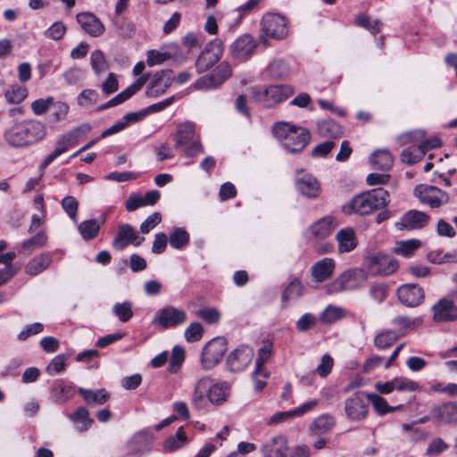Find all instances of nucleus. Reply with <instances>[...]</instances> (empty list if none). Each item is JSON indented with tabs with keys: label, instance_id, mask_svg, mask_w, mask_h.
Here are the masks:
<instances>
[{
	"label": "nucleus",
	"instance_id": "obj_1",
	"mask_svg": "<svg viewBox=\"0 0 457 457\" xmlns=\"http://www.w3.org/2000/svg\"><path fill=\"white\" fill-rule=\"evenodd\" d=\"M46 136V125L37 120H15L4 132V140L11 147L26 148L42 141Z\"/></svg>",
	"mask_w": 457,
	"mask_h": 457
},
{
	"label": "nucleus",
	"instance_id": "obj_2",
	"mask_svg": "<svg viewBox=\"0 0 457 457\" xmlns=\"http://www.w3.org/2000/svg\"><path fill=\"white\" fill-rule=\"evenodd\" d=\"M388 203V192L384 188L378 187L355 195L349 203L348 209L360 215H368L385 207Z\"/></svg>",
	"mask_w": 457,
	"mask_h": 457
},
{
	"label": "nucleus",
	"instance_id": "obj_3",
	"mask_svg": "<svg viewBox=\"0 0 457 457\" xmlns=\"http://www.w3.org/2000/svg\"><path fill=\"white\" fill-rule=\"evenodd\" d=\"M174 147L182 149L187 157L194 158L204 153V146L200 137L196 135L195 125L186 121L179 123L174 134Z\"/></svg>",
	"mask_w": 457,
	"mask_h": 457
},
{
	"label": "nucleus",
	"instance_id": "obj_4",
	"mask_svg": "<svg viewBox=\"0 0 457 457\" xmlns=\"http://www.w3.org/2000/svg\"><path fill=\"white\" fill-rule=\"evenodd\" d=\"M289 33L287 19L278 13H267L261 21V41L267 45L268 39L283 40Z\"/></svg>",
	"mask_w": 457,
	"mask_h": 457
},
{
	"label": "nucleus",
	"instance_id": "obj_5",
	"mask_svg": "<svg viewBox=\"0 0 457 457\" xmlns=\"http://www.w3.org/2000/svg\"><path fill=\"white\" fill-rule=\"evenodd\" d=\"M368 280V274L361 269H353L343 272L334 281L327 286L328 294H337L343 291L355 290L363 287Z\"/></svg>",
	"mask_w": 457,
	"mask_h": 457
},
{
	"label": "nucleus",
	"instance_id": "obj_6",
	"mask_svg": "<svg viewBox=\"0 0 457 457\" xmlns=\"http://www.w3.org/2000/svg\"><path fill=\"white\" fill-rule=\"evenodd\" d=\"M363 265L365 271L370 276H388L395 272L399 267L395 259L382 253L367 255Z\"/></svg>",
	"mask_w": 457,
	"mask_h": 457
},
{
	"label": "nucleus",
	"instance_id": "obj_7",
	"mask_svg": "<svg viewBox=\"0 0 457 457\" xmlns=\"http://www.w3.org/2000/svg\"><path fill=\"white\" fill-rule=\"evenodd\" d=\"M294 89L287 85H274L263 90L256 91L253 97L263 107L270 108L291 96Z\"/></svg>",
	"mask_w": 457,
	"mask_h": 457
},
{
	"label": "nucleus",
	"instance_id": "obj_8",
	"mask_svg": "<svg viewBox=\"0 0 457 457\" xmlns=\"http://www.w3.org/2000/svg\"><path fill=\"white\" fill-rule=\"evenodd\" d=\"M227 352V341L224 337H216L209 341L201 354V365L204 370H212L223 358Z\"/></svg>",
	"mask_w": 457,
	"mask_h": 457
},
{
	"label": "nucleus",
	"instance_id": "obj_9",
	"mask_svg": "<svg viewBox=\"0 0 457 457\" xmlns=\"http://www.w3.org/2000/svg\"><path fill=\"white\" fill-rule=\"evenodd\" d=\"M232 74L230 65L223 62L220 63L211 74L198 79L191 87L195 90H208L216 88L224 83Z\"/></svg>",
	"mask_w": 457,
	"mask_h": 457
},
{
	"label": "nucleus",
	"instance_id": "obj_10",
	"mask_svg": "<svg viewBox=\"0 0 457 457\" xmlns=\"http://www.w3.org/2000/svg\"><path fill=\"white\" fill-rule=\"evenodd\" d=\"M414 195L422 204H428L430 208H439L446 204L450 200V196L446 192L436 187L423 184L414 188Z\"/></svg>",
	"mask_w": 457,
	"mask_h": 457
},
{
	"label": "nucleus",
	"instance_id": "obj_11",
	"mask_svg": "<svg viewBox=\"0 0 457 457\" xmlns=\"http://www.w3.org/2000/svg\"><path fill=\"white\" fill-rule=\"evenodd\" d=\"M222 43L219 39L211 41L195 61V69L198 73L206 71L218 62L222 55Z\"/></svg>",
	"mask_w": 457,
	"mask_h": 457
},
{
	"label": "nucleus",
	"instance_id": "obj_12",
	"mask_svg": "<svg viewBox=\"0 0 457 457\" xmlns=\"http://www.w3.org/2000/svg\"><path fill=\"white\" fill-rule=\"evenodd\" d=\"M345 411L349 420L360 421L366 419L369 412L367 393L358 392L346 399Z\"/></svg>",
	"mask_w": 457,
	"mask_h": 457
},
{
	"label": "nucleus",
	"instance_id": "obj_13",
	"mask_svg": "<svg viewBox=\"0 0 457 457\" xmlns=\"http://www.w3.org/2000/svg\"><path fill=\"white\" fill-rule=\"evenodd\" d=\"M175 77L171 70H161L155 72L150 79L145 90V96L150 98H157L167 92Z\"/></svg>",
	"mask_w": 457,
	"mask_h": 457
},
{
	"label": "nucleus",
	"instance_id": "obj_14",
	"mask_svg": "<svg viewBox=\"0 0 457 457\" xmlns=\"http://www.w3.org/2000/svg\"><path fill=\"white\" fill-rule=\"evenodd\" d=\"M430 220V216L418 210H410L403 214L395 222V228L399 230H416L425 228Z\"/></svg>",
	"mask_w": 457,
	"mask_h": 457
},
{
	"label": "nucleus",
	"instance_id": "obj_15",
	"mask_svg": "<svg viewBox=\"0 0 457 457\" xmlns=\"http://www.w3.org/2000/svg\"><path fill=\"white\" fill-rule=\"evenodd\" d=\"M145 241V237L137 235L135 228L129 224H121L118 227L115 238L112 241V247L121 251L129 245L139 246Z\"/></svg>",
	"mask_w": 457,
	"mask_h": 457
},
{
	"label": "nucleus",
	"instance_id": "obj_16",
	"mask_svg": "<svg viewBox=\"0 0 457 457\" xmlns=\"http://www.w3.org/2000/svg\"><path fill=\"white\" fill-rule=\"evenodd\" d=\"M376 390L382 395H388L396 390L399 392H414L419 390V384L404 377H395L386 382H377Z\"/></svg>",
	"mask_w": 457,
	"mask_h": 457
},
{
	"label": "nucleus",
	"instance_id": "obj_17",
	"mask_svg": "<svg viewBox=\"0 0 457 457\" xmlns=\"http://www.w3.org/2000/svg\"><path fill=\"white\" fill-rule=\"evenodd\" d=\"M254 355L253 349L240 345L229 353L227 359L228 370L232 372H239L244 370L252 361Z\"/></svg>",
	"mask_w": 457,
	"mask_h": 457
},
{
	"label": "nucleus",
	"instance_id": "obj_18",
	"mask_svg": "<svg viewBox=\"0 0 457 457\" xmlns=\"http://www.w3.org/2000/svg\"><path fill=\"white\" fill-rule=\"evenodd\" d=\"M187 320L186 312L173 306H166L158 311L154 316V321L161 327L167 328L184 323Z\"/></svg>",
	"mask_w": 457,
	"mask_h": 457
},
{
	"label": "nucleus",
	"instance_id": "obj_19",
	"mask_svg": "<svg viewBox=\"0 0 457 457\" xmlns=\"http://www.w3.org/2000/svg\"><path fill=\"white\" fill-rule=\"evenodd\" d=\"M256 42L249 34H245L235 40L230 46L232 57L239 62L247 60L253 54Z\"/></svg>",
	"mask_w": 457,
	"mask_h": 457
},
{
	"label": "nucleus",
	"instance_id": "obj_20",
	"mask_svg": "<svg viewBox=\"0 0 457 457\" xmlns=\"http://www.w3.org/2000/svg\"><path fill=\"white\" fill-rule=\"evenodd\" d=\"M154 436L147 431L136 433L127 443L128 453L134 456H142L151 451Z\"/></svg>",
	"mask_w": 457,
	"mask_h": 457
},
{
	"label": "nucleus",
	"instance_id": "obj_21",
	"mask_svg": "<svg viewBox=\"0 0 457 457\" xmlns=\"http://www.w3.org/2000/svg\"><path fill=\"white\" fill-rule=\"evenodd\" d=\"M295 187L301 195L308 198H316L320 194V187L317 179L303 170L297 171Z\"/></svg>",
	"mask_w": 457,
	"mask_h": 457
},
{
	"label": "nucleus",
	"instance_id": "obj_22",
	"mask_svg": "<svg viewBox=\"0 0 457 457\" xmlns=\"http://www.w3.org/2000/svg\"><path fill=\"white\" fill-rule=\"evenodd\" d=\"M433 320L436 322L457 320V306L453 300L441 298L432 306Z\"/></svg>",
	"mask_w": 457,
	"mask_h": 457
},
{
	"label": "nucleus",
	"instance_id": "obj_23",
	"mask_svg": "<svg viewBox=\"0 0 457 457\" xmlns=\"http://www.w3.org/2000/svg\"><path fill=\"white\" fill-rule=\"evenodd\" d=\"M399 301L409 307L420 305L425 297L424 290L417 284H406L397 289Z\"/></svg>",
	"mask_w": 457,
	"mask_h": 457
},
{
	"label": "nucleus",
	"instance_id": "obj_24",
	"mask_svg": "<svg viewBox=\"0 0 457 457\" xmlns=\"http://www.w3.org/2000/svg\"><path fill=\"white\" fill-rule=\"evenodd\" d=\"M338 226V222L332 216H326L312 223L308 231L317 241L326 239Z\"/></svg>",
	"mask_w": 457,
	"mask_h": 457
},
{
	"label": "nucleus",
	"instance_id": "obj_25",
	"mask_svg": "<svg viewBox=\"0 0 457 457\" xmlns=\"http://www.w3.org/2000/svg\"><path fill=\"white\" fill-rule=\"evenodd\" d=\"M431 416L440 424H456L457 402H449L434 407L431 410Z\"/></svg>",
	"mask_w": 457,
	"mask_h": 457
},
{
	"label": "nucleus",
	"instance_id": "obj_26",
	"mask_svg": "<svg viewBox=\"0 0 457 457\" xmlns=\"http://www.w3.org/2000/svg\"><path fill=\"white\" fill-rule=\"evenodd\" d=\"M76 19L82 29L91 37H100L105 30L104 25L92 12H80Z\"/></svg>",
	"mask_w": 457,
	"mask_h": 457
},
{
	"label": "nucleus",
	"instance_id": "obj_27",
	"mask_svg": "<svg viewBox=\"0 0 457 457\" xmlns=\"http://www.w3.org/2000/svg\"><path fill=\"white\" fill-rule=\"evenodd\" d=\"M209 384V377H203L196 382L191 396V403L195 409H204L211 403L208 393Z\"/></svg>",
	"mask_w": 457,
	"mask_h": 457
},
{
	"label": "nucleus",
	"instance_id": "obj_28",
	"mask_svg": "<svg viewBox=\"0 0 457 457\" xmlns=\"http://www.w3.org/2000/svg\"><path fill=\"white\" fill-rule=\"evenodd\" d=\"M318 404L317 400H312L303 403L301 406L287 411H278L274 413L267 422L269 425L279 424L296 416H302L312 410Z\"/></svg>",
	"mask_w": 457,
	"mask_h": 457
},
{
	"label": "nucleus",
	"instance_id": "obj_29",
	"mask_svg": "<svg viewBox=\"0 0 457 457\" xmlns=\"http://www.w3.org/2000/svg\"><path fill=\"white\" fill-rule=\"evenodd\" d=\"M311 139L309 131L298 127L293 134L285 140L282 145L284 148L291 153H298L305 148Z\"/></svg>",
	"mask_w": 457,
	"mask_h": 457
},
{
	"label": "nucleus",
	"instance_id": "obj_30",
	"mask_svg": "<svg viewBox=\"0 0 457 457\" xmlns=\"http://www.w3.org/2000/svg\"><path fill=\"white\" fill-rule=\"evenodd\" d=\"M75 395V387L62 379L54 381L50 387V399L58 404L68 402Z\"/></svg>",
	"mask_w": 457,
	"mask_h": 457
},
{
	"label": "nucleus",
	"instance_id": "obj_31",
	"mask_svg": "<svg viewBox=\"0 0 457 457\" xmlns=\"http://www.w3.org/2000/svg\"><path fill=\"white\" fill-rule=\"evenodd\" d=\"M335 261L331 258H323L312 266V276L317 282H324L334 273Z\"/></svg>",
	"mask_w": 457,
	"mask_h": 457
},
{
	"label": "nucleus",
	"instance_id": "obj_32",
	"mask_svg": "<svg viewBox=\"0 0 457 457\" xmlns=\"http://www.w3.org/2000/svg\"><path fill=\"white\" fill-rule=\"evenodd\" d=\"M264 457H285L287 442L283 436H277L266 442L262 446Z\"/></svg>",
	"mask_w": 457,
	"mask_h": 457
},
{
	"label": "nucleus",
	"instance_id": "obj_33",
	"mask_svg": "<svg viewBox=\"0 0 457 457\" xmlns=\"http://www.w3.org/2000/svg\"><path fill=\"white\" fill-rule=\"evenodd\" d=\"M338 245V252L341 253L353 251L358 244L355 232L352 228L340 229L336 235Z\"/></svg>",
	"mask_w": 457,
	"mask_h": 457
},
{
	"label": "nucleus",
	"instance_id": "obj_34",
	"mask_svg": "<svg viewBox=\"0 0 457 457\" xmlns=\"http://www.w3.org/2000/svg\"><path fill=\"white\" fill-rule=\"evenodd\" d=\"M85 403L89 406L102 405L110 399V394L104 388L90 390L84 387L78 389Z\"/></svg>",
	"mask_w": 457,
	"mask_h": 457
},
{
	"label": "nucleus",
	"instance_id": "obj_35",
	"mask_svg": "<svg viewBox=\"0 0 457 457\" xmlns=\"http://www.w3.org/2000/svg\"><path fill=\"white\" fill-rule=\"evenodd\" d=\"M52 262L49 253H43L32 258L25 266V271L30 276H36L46 270Z\"/></svg>",
	"mask_w": 457,
	"mask_h": 457
},
{
	"label": "nucleus",
	"instance_id": "obj_36",
	"mask_svg": "<svg viewBox=\"0 0 457 457\" xmlns=\"http://www.w3.org/2000/svg\"><path fill=\"white\" fill-rule=\"evenodd\" d=\"M370 162L373 169L388 170L393 166L394 158L388 150L378 149L371 154Z\"/></svg>",
	"mask_w": 457,
	"mask_h": 457
},
{
	"label": "nucleus",
	"instance_id": "obj_37",
	"mask_svg": "<svg viewBox=\"0 0 457 457\" xmlns=\"http://www.w3.org/2000/svg\"><path fill=\"white\" fill-rule=\"evenodd\" d=\"M368 403H370L374 411L379 416H384L387 413L395 411L403 408V405L390 406L386 400L378 394L367 393Z\"/></svg>",
	"mask_w": 457,
	"mask_h": 457
},
{
	"label": "nucleus",
	"instance_id": "obj_38",
	"mask_svg": "<svg viewBox=\"0 0 457 457\" xmlns=\"http://www.w3.org/2000/svg\"><path fill=\"white\" fill-rule=\"evenodd\" d=\"M188 443V438L183 427H179L175 435L168 437L162 445L163 451L172 453L183 448Z\"/></svg>",
	"mask_w": 457,
	"mask_h": 457
},
{
	"label": "nucleus",
	"instance_id": "obj_39",
	"mask_svg": "<svg viewBox=\"0 0 457 457\" xmlns=\"http://www.w3.org/2000/svg\"><path fill=\"white\" fill-rule=\"evenodd\" d=\"M229 387L226 383H216L213 384L210 378L209 384V399L211 403L215 405H220L227 401L228 395Z\"/></svg>",
	"mask_w": 457,
	"mask_h": 457
},
{
	"label": "nucleus",
	"instance_id": "obj_40",
	"mask_svg": "<svg viewBox=\"0 0 457 457\" xmlns=\"http://www.w3.org/2000/svg\"><path fill=\"white\" fill-rule=\"evenodd\" d=\"M318 134L322 137L337 138L342 136L341 126L333 120H324L317 123Z\"/></svg>",
	"mask_w": 457,
	"mask_h": 457
},
{
	"label": "nucleus",
	"instance_id": "obj_41",
	"mask_svg": "<svg viewBox=\"0 0 457 457\" xmlns=\"http://www.w3.org/2000/svg\"><path fill=\"white\" fill-rule=\"evenodd\" d=\"M272 353V348L270 345H265L258 350V357L255 361V369L253 370V376L262 374L264 378L269 377V372L264 369V364L270 358Z\"/></svg>",
	"mask_w": 457,
	"mask_h": 457
},
{
	"label": "nucleus",
	"instance_id": "obj_42",
	"mask_svg": "<svg viewBox=\"0 0 457 457\" xmlns=\"http://www.w3.org/2000/svg\"><path fill=\"white\" fill-rule=\"evenodd\" d=\"M78 229L84 240H92L99 233L100 223L95 219L87 220L79 225Z\"/></svg>",
	"mask_w": 457,
	"mask_h": 457
},
{
	"label": "nucleus",
	"instance_id": "obj_43",
	"mask_svg": "<svg viewBox=\"0 0 457 457\" xmlns=\"http://www.w3.org/2000/svg\"><path fill=\"white\" fill-rule=\"evenodd\" d=\"M297 128L288 122L278 121L273 125L272 134L283 145L287 137H289Z\"/></svg>",
	"mask_w": 457,
	"mask_h": 457
},
{
	"label": "nucleus",
	"instance_id": "obj_44",
	"mask_svg": "<svg viewBox=\"0 0 457 457\" xmlns=\"http://www.w3.org/2000/svg\"><path fill=\"white\" fill-rule=\"evenodd\" d=\"M28 96V89L20 85H12L4 92V97L9 104H18Z\"/></svg>",
	"mask_w": 457,
	"mask_h": 457
},
{
	"label": "nucleus",
	"instance_id": "obj_45",
	"mask_svg": "<svg viewBox=\"0 0 457 457\" xmlns=\"http://www.w3.org/2000/svg\"><path fill=\"white\" fill-rule=\"evenodd\" d=\"M420 246V241L418 239L403 240L396 243L394 252L403 257H410Z\"/></svg>",
	"mask_w": 457,
	"mask_h": 457
},
{
	"label": "nucleus",
	"instance_id": "obj_46",
	"mask_svg": "<svg viewBox=\"0 0 457 457\" xmlns=\"http://www.w3.org/2000/svg\"><path fill=\"white\" fill-rule=\"evenodd\" d=\"M269 74L272 79H285L290 73L289 65L281 59L273 61L269 66Z\"/></svg>",
	"mask_w": 457,
	"mask_h": 457
},
{
	"label": "nucleus",
	"instance_id": "obj_47",
	"mask_svg": "<svg viewBox=\"0 0 457 457\" xmlns=\"http://www.w3.org/2000/svg\"><path fill=\"white\" fill-rule=\"evenodd\" d=\"M335 425L334 419L327 414L320 415L314 420L311 429L316 434H325L328 432Z\"/></svg>",
	"mask_w": 457,
	"mask_h": 457
},
{
	"label": "nucleus",
	"instance_id": "obj_48",
	"mask_svg": "<svg viewBox=\"0 0 457 457\" xmlns=\"http://www.w3.org/2000/svg\"><path fill=\"white\" fill-rule=\"evenodd\" d=\"M169 241L173 248L181 249L188 244L189 234L184 228H176L170 234Z\"/></svg>",
	"mask_w": 457,
	"mask_h": 457
},
{
	"label": "nucleus",
	"instance_id": "obj_49",
	"mask_svg": "<svg viewBox=\"0 0 457 457\" xmlns=\"http://www.w3.org/2000/svg\"><path fill=\"white\" fill-rule=\"evenodd\" d=\"M392 322L395 326L398 327L399 329L403 331V334H405L408 331L419 327L422 323V319H411L407 316L399 315L395 317Z\"/></svg>",
	"mask_w": 457,
	"mask_h": 457
},
{
	"label": "nucleus",
	"instance_id": "obj_50",
	"mask_svg": "<svg viewBox=\"0 0 457 457\" xmlns=\"http://www.w3.org/2000/svg\"><path fill=\"white\" fill-rule=\"evenodd\" d=\"M398 339L397 334L393 330L378 333L374 338V345L378 349H385L393 345Z\"/></svg>",
	"mask_w": 457,
	"mask_h": 457
},
{
	"label": "nucleus",
	"instance_id": "obj_51",
	"mask_svg": "<svg viewBox=\"0 0 457 457\" xmlns=\"http://www.w3.org/2000/svg\"><path fill=\"white\" fill-rule=\"evenodd\" d=\"M345 315L344 309L334 306V305H328L321 313L320 316V320L321 322L326 324H332L339 320H341Z\"/></svg>",
	"mask_w": 457,
	"mask_h": 457
},
{
	"label": "nucleus",
	"instance_id": "obj_52",
	"mask_svg": "<svg viewBox=\"0 0 457 457\" xmlns=\"http://www.w3.org/2000/svg\"><path fill=\"white\" fill-rule=\"evenodd\" d=\"M90 62L92 69L96 75H100L109 68V64L105 59L104 54L101 50H94L91 53Z\"/></svg>",
	"mask_w": 457,
	"mask_h": 457
},
{
	"label": "nucleus",
	"instance_id": "obj_53",
	"mask_svg": "<svg viewBox=\"0 0 457 457\" xmlns=\"http://www.w3.org/2000/svg\"><path fill=\"white\" fill-rule=\"evenodd\" d=\"M69 419L73 422H81L82 425L79 428V431L87 430L93 423V420L89 417V411L84 407L78 408L74 413L69 416Z\"/></svg>",
	"mask_w": 457,
	"mask_h": 457
},
{
	"label": "nucleus",
	"instance_id": "obj_54",
	"mask_svg": "<svg viewBox=\"0 0 457 457\" xmlns=\"http://www.w3.org/2000/svg\"><path fill=\"white\" fill-rule=\"evenodd\" d=\"M112 313L121 322L129 321L133 317L132 303L129 301L116 303L112 307Z\"/></svg>",
	"mask_w": 457,
	"mask_h": 457
},
{
	"label": "nucleus",
	"instance_id": "obj_55",
	"mask_svg": "<svg viewBox=\"0 0 457 457\" xmlns=\"http://www.w3.org/2000/svg\"><path fill=\"white\" fill-rule=\"evenodd\" d=\"M428 260L435 264H442L450 262H457V253H444L441 250H434L428 253Z\"/></svg>",
	"mask_w": 457,
	"mask_h": 457
},
{
	"label": "nucleus",
	"instance_id": "obj_56",
	"mask_svg": "<svg viewBox=\"0 0 457 457\" xmlns=\"http://www.w3.org/2000/svg\"><path fill=\"white\" fill-rule=\"evenodd\" d=\"M318 318L312 313H304L295 322V328L299 332H307L314 328L318 324Z\"/></svg>",
	"mask_w": 457,
	"mask_h": 457
},
{
	"label": "nucleus",
	"instance_id": "obj_57",
	"mask_svg": "<svg viewBox=\"0 0 457 457\" xmlns=\"http://www.w3.org/2000/svg\"><path fill=\"white\" fill-rule=\"evenodd\" d=\"M303 284L299 279L295 278L288 284L282 294V301L287 302L290 299L300 297L303 295Z\"/></svg>",
	"mask_w": 457,
	"mask_h": 457
},
{
	"label": "nucleus",
	"instance_id": "obj_58",
	"mask_svg": "<svg viewBox=\"0 0 457 457\" xmlns=\"http://www.w3.org/2000/svg\"><path fill=\"white\" fill-rule=\"evenodd\" d=\"M99 95L94 89H84L77 97V103L79 106L88 108L98 101Z\"/></svg>",
	"mask_w": 457,
	"mask_h": 457
},
{
	"label": "nucleus",
	"instance_id": "obj_59",
	"mask_svg": "<svg viewBox=\"0 0 457 457\" xmlns=\"http://www.w3.org/2000/svg\"><path fill=\"white\" fill-rule=\"evenodd\" d=\"M425 155L422 147H413L404 149L401 154L402 162L407 164H414L421 160Z\"/></svg>",
	"mask_w": 457,
	"mask_h": 457
},
{
	"label": "nucleus",
	"instance_id": "obj_60",
	"mask_svg": "<svg viewBox=\"0 0 457 457\" xmlns=\"http://www.w3.org/2000/svg\"><path fill=\"white\" fill-rule=\"evenodd\" d=\"M62 209L65 211L70 219L76 222L79 208V202L74 196L67 195L61 202Z\"/></svg>",
	"mask_w": 457,
	"mask_h": 457
},
{
	"label": "nucleus",
	"instance_id": "obj_61",
	"mask_svg": "<svg viewBox=\"0 0 457 457\" xmlns=\"http://www.w3.org/2000/svg\"><path fill=\"white\" fill-rule=\"evenodd\" d=\"M86 78V71L79 67H71L63 73V79L69 85H77Z\"/></svg>",
	"mask_w": 457,
	"mask_h": 457
},
{
	"label": "nucleus",
	"instance_id": "obj_62",
	"mask_svg": "<svg viewBox=\"0 0 457 457\" xmlns=\"http://www.w3.org/2000/svg\"><path fill=\"white\" fill-rule=\"evenodd\" d=\"M185 360V351L182 347L175 346L172 349L171 356L169 362V370L176 373Z\"/></svg>",
	"mask_w": 457,
	"mask_h": 457
},
{
	"label": "nucleus",
	"instance_id": "obj_63",
	"mask_svg": "<svg viewBox=\"0 0 457 457\" xmlns=\"http://www.w3.org/2000/svg\"><path fill=\"white\" fill-rule=\"evenodd\" d=\"M369 294L375 302L381 303L387 296L388 287L385 283H374L370 286Z\"/></svg>",
	"mask_w": 457,
	"mask_h": 457
},
{
	"label": "nucleus",
	"instance_id": "obj_64",
	"mask_svg": "<svg viewBox=\"0 0 457 457\" xmlns=\"http://www.w3.org/2000/svg\"><path fill=\"white\" fill-rule=\"evenodd\" d=\"M78 143L77 139L74 137V133L68 132L62 137H60L56 142L55 150L62 154L65 153L71 146L76 145Z\"/></svg>",
	"mask_w": 457,
	"mask_h": 457
}]
</instances>
